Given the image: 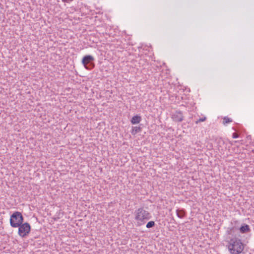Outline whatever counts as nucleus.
Here are the masks:
<instances>
[{
  "label": "nucleus",
  "instance_id": "nucleus-1",
  "mask_svg": "<svg viewBox=\"0 0 254 254\" xmlns=\"http://www.w3.org/2000/svg\"><path fill=\"white\" fill-rule=\"evenodd\" d=\"M227 242L228 249L231 254H240L244 250V244L238 238L228 237Z\"/></svg>",
  "mask_w": 254,
  "mask_h": 254
},
{
  "label": "nucleus",
  "instance_id": "nucleus-2",
  "mask_svg": "<svg viewBox=\"0 0 254 254\" xmlns=\"http://www.w3.org/2000/svg\"><path fill=\"white\" fill-rule=\"evenodd\" d=\"M134 219L137 221L138 225L144 224L146 221L151 217L150 213L144 207H140L136 209L134 213Z\"/></svg>",
  "mask_w": 254,
  "mask_h": 254
},
{
  "label": "nucleus",
  "instance_id": "nucleus-3",
  "mask_svg": "<svg viewBox=\"0 0 254 254\" xmlns=\"http://www.w3.org/2000/svg\"><path fill=\"white\" fill-rule=\"evenodd\" d=\"M23 221V217L20 212H14L10 216V226L13 228H17L21 224Z\"/></svg>",
  "mask_w": 254,
  "mask_h": 254
},
{
  "label": "nucleus",
  "instance_id": "nucleus-4",
  "mask_svg": "<svg viewBox=\"0 0 254 254\" xmlns=\"http://www.w3.org/2000/svg\"><path fill=\"white\" fill-rule=\"evenodd\" d=\"M18 227V235L22 238L25 237L30 232L31 226L30 224L27 223L20 224Z\"/></svg>",
  "mask_w": 254,
  "mask_h": 254
},
{
  "label": "nucleus",
  "instance_id": "nucleus-5",
  "mask_svg": "<svg viewBox=\"0 0 254 254\" xmlns=\"http://www.w3.org/2000/svg\"><path fill=\"white\" fill-rule=\"evenodd\" d=\"M94 60V58L91 55L85 56L82 60V63L84 67L87 69H90L93 67L92 62Z\"/></svg>",
  "mask_w": 254,
  "mask_h": 254
},
{
  "label": "nucleus",
  "instance_id": "nucleus-6",
  "mask_svg": "<svg viewBox=\"0 0 254 254\" xmlns=\"http://www.w3.org/2000/svg\"><path fill=\"white\" fill-rule=\"evenodd\" d=\"M172 118L175 122H181L183 120L184 117L182 112L176 111L173 114Z\"/></svg>",
  "mask_w": 254,
  "mask_h": 254
},
{
  "label": "nucleus",
  "instance_id": "nucleus-7",
  "mask_svg": "<svg viewBox=\"0 0 254 254\" xmlns=\"http://www.w3.org/2000/svg\"><path fill=\"white\" fill-rule=\"evenodd\" d=\"M238 230V228L235 226H232L227 228L226 230V234L227 235L226 239L228 237H232L235 235V233L237 230Z\"/></svg>",
  "mask_w": 254,
  "mask_h": 254
},
{
  "label": "nucleus",
  "instance_id": "nucleus-8",
  "mask_svg": "<svg viewBox=\"0 0 254 254\" xmlns=\"http://www.w3.org/2000/svg\"><path fill=\"white\" fill-rule=\"evenodd\" d=\"M238 230H239L240 232L242 234L249 232L251 231L250 226L245 223H243L240 228H238Z\"/></svg>",
  "mask_w": 254,
  "mask_h": 254
},
{
  "label": "nucleus",
  "instance_id": "nucleus-9",
  "mask_svg": "<svg viewBox=\"0 0 254 254\" xmlns=\"http://www.w3.org/2000/svg\"><path fill=\"white\" fill-rule=\"evenodd\" d=\"M141 120V118L140 116L136 115L133 116L131 120V123L133 125L138 124L140 122Z\"/></svg>",
  "mask_w": 254,
  "mask_h": 254
},
{
  "label": "nucleus",
  "instance_id": "nucleus-10",
  "mask_svg": "<svg viewBox=\"0 0 254 254\" xmlns=\"http://www.w3.org/2000/svg\"><path fill=\"white\" fill-rule=\"evenodd\" d=\"M176 213H177V216L180 218H183L185 216V212H184V210H183V209H182V210L177 209L176 210Z\"/></svg>",
  "mask_w": 254,
  "mask_h": 254
},
{
  "label": "nucleus",
  "instance_id": "nucleus-11",
  "mask_svg": "<svg viewBox=\"0 0 254 254\" xmlns=\"http://www.w3.org/2000/svg\"><path fill=\"white\" fill-rule=\"evenodd\" d=\"M141 130V128L138 127H132V130L131 133L132 134H135L139 132Z\"/></svg>",
  "mask_w": 254,
  "mask_h": 254
},
{
  "label": "nucleus",
  "instance_id": "nucleus-12",
  "mask_svg": "<svg viewBox=\"0 0 254 254\" xmlns=\"http://www.w3.org/2000/svg\"><path fill=\"white\" fill-rule=\"evenodd\" d=\"M232 122V119L229 118L228 117H225L224 118H223V124L225 125L228 123H230L231 122Z\"/></svg>",
  "mask_w": 254,
  "mask_h": 254
},
{
  "label": "nucleus",
  "instance_id": "nucleus-13",
  "mask_svg": "<svg viewBox=\"0 0 254 254\" xmlns=\"http://www.w3.org/2000/svg\"><path fill=\"white\" fill-rule=\"evenodd\" d=\"M154 225H155V222L153 221H151L148 222L147 223L146 227L147 228H152L153 226H154Z\"/></svg>",
  "mask_w": 254,
  "mask_h": 254
},
{
  "label": "nucleus",
  "instance_id": "nucleus-14",
  "mask_svg": "<svg viewBox=\"0 0 254 254\" xmlns=\"http://www.w3.org/2000/svg\"><path fill=\"white\" fill-rule=\"evenodd\" d=\"M206 117H203V118H200V119H199V120H197L195 122V123L196 124H197L198 123H199L200 122L205 121L206 120Z\"/></svg>",
  "mask_w": 254,
  "mask_h": 254
},
{
  "label": "nucleus",
  "instance_id": "nucleus-15",
  "mask_svg": "<svg viewBox=\"0 0 254 254\" xmlns=\"http://www.w3.org/2000/svg\"><path fill=\"white\" fill-rule=\"evenodd\" d=\"M232 137L233 138H237L239 137V136H238V134H237L236 133H233Z\"/></svg>",
  "mask_w": 254,
  "mask_h": 254
},
{
  "label": "nucleus",
  "instance_id": "nucleus-16",
  "mask_svg": "<svg viewBox=\"0 0 254 254\" xmlns=\"http://www.w3.org/2000/svg\"><path fill=\"white\" fill-rule=\"evenodd\" d=\"M63 2H66V3H70L73 0H62Z\"/></svg>",
  "mask_w": 254,
  "mask_h": 254
},
{
  "label": "nucleus",
  "instance_id": "nucleus-17",
  "mask_svg": "<svg viewBox=\"0 0 254 254\" xmlns=\"http://www.w3.org/2000/svg\"><path fill=\"white\" fill-rule=\"evenodd\" d=\"M237 221L235 220L234 221V223L236 224L237 223Z\"/></svg>",
  "mask_w": 254,
  "mask_h": 254
}]
</instances>
